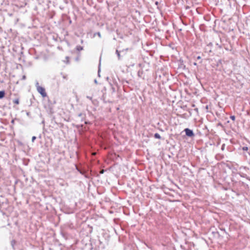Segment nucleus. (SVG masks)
I'll list each match as a JSON object with an SVG mask.
<instances>
[{
	"label": "nucleus",
	"mask_w": 250,
	"mask_h": 250,
	"mask_svg": "<svg viewBox=\"0 0 250 250\" xmlns=\"http://www.w3.org/2000/svg\"><path fill=\"white\" fill-rule=\"evenodd\" d=\"M37 90L38 92L42 96V97L44 98L47 96V93L44 87L38 85L37 87Z\"/></svg>",
	"instance_id": "obj_1"
},
{
	"label": "nucleus",
	"mask_w": 250,
	"mask_h": 250,
	"mask_svg": "<svg viewBox=\"0 0 250 250\" xmlns=\"http://www.w3.org/2000/svg\"><path fill=\"white\" fill-rule=\"evenodd\" d=\"M186 134L188 137H192L194 136L193 132L192 130L189 129V128H186L184 130Z\"/></svg>",
	"instance_id": "obj_2"
},
{
	"label": "nucleus",
	"mask_w": 250,
	"mask_h": 250,
	"mask_svg": "<svg viewBox=\"0 0 250 250\" xmlns=\"http://www.w3.org/2000/svg\"><path fill=\"white\" fill-rule=\"evenodd\" d=\"M13 102L14 104H16V105H18L19 104L20 102H19V98H16L15 99H14L13 101Z\"/></svg>",
	"instance_id": "obj_3"
},
{
	"label": "nucleus",
	"mask_w": 250,
	"mask_h": 250,
	"mask_svg": "<svg viewBox=\"0 0 250 250\" xmlns=\"http://www.w3.org/2000/svg\"><path fill=\"white\" fill-rule=\"evenodd\" d=\"M76 49L78 51H80L83 50V47L80 45L77 46L76 47Z\"/></svg>",
	"instance_id": "obj_4"
},
{
	"label": "nucleus",
	"mask_w": 250,
	"mask_h": 250,
	"mask_svg": "<svg viewBox=\"0 0 250 250\" xmlns=\"http://www.w3.org/2000/svg\"><path fill=\"white\" fill-rule=\"evenodd\" d=\"M5 92L4 91H0V99H1L4 97Z\"/></svg>",
	"instance_id": "obj_5"
},
{
	"label": "nucleus",
	"mask_w": 250,
	"mask_h": 250,
	"mask_svg": "<svg viewBox=\"0 0 250 250\" xmlns=\"http://www.w3.org/2000/svg\"><path fill=\"white\" fill-rule=\"evenodd\" d=\"M154 137L157 139H161V136L157 133L154 134Z\"/></svg>",
	"instance_id": "obj_6"
},
{
	"label": "nucleus",
	"mask_w": 250,
	"mask_h": 250,
	"mask_svg": "<svg viewBox=\"0 0 250 250\" xmlns=\"http://www.w3.org/2000/svg\"><path fill=\"white\" fill-rule=\"evenodd\" d=\"M242 149L244 151H247L248 150V147L247 146H244L243 147Z\"/></svg>",
	"instance_id": "obj_7"
},
{
	"label": "nucleus",
	"mask_w": 250,
	"mask_h": 250,
	"mask_svg": "<svg viewBox=\"0 0 250 250\" xmlns=\"http://www.w3.org/2000/svg\"><path fill=\"white\" fill-rule=\"evenodd\" d=\"M230 118L233 121H234L235 119V117L234 116H231Z\"/></svg>",
	"instance_id": "obj_8"
},
{
	"label": "nucleus",
	"mask_w": 250,
	"mask_h": 250,
	"mask_svg": "<svg viewBox=\"0 0 250 250\" xmlns=\"http://www.w3.org/2000/svg\"><path fill=\"white\" fill-rule=\"evenodd\" d=\"M36 139V137L35 136H33L32 138V142H33Z\"/></svg>",
	"instance_id": "obj_9"
},
{
	"label": "nucleus",
	"mask_w": 250,
	"mask_h": 250,
	"mask_svg": "<svg viewBox=\"0 0 250 250\" xmlns=\"http://www.w3.org/2000/svg\"><path fill=\"white\" fill-rule=\"evenodd\" d=\"M104 169H102V170H101L100 171V173L101 174H103V173H104Z\"/></svg>",
	"instance_id": "obj_10"
},
{
	"label": "nucleus",
	"mask_w": 250,
	"mask_h": 250,
	"mask_svg": "<svg viewBox=\"0 0 250 250\" xmlns=\"http://www.w3.org/2000/svg\"><path fill=\"white\" fill-rule=\"evenodd\" d=\"M116 53L117 54L119 58L120 57V54H119V51L118 50H116Z\"/></svg>",
	"instance_id": "obj_11"
},
{
	"label": "nucleus",
	"mask_w": 250,
	"mask_h": 250,
	"mask_svg": "<svg viewBox=\"0 0 250 250\" xmlns=\"http://www.w3.org/2000/svg\"><path fill=\"white\" fill-rule=\"evenodd\" d=\"M92 154L93 155H96V152H93V153H92Z\"/></svg>",
	"instance_id": "obj_12"
},
{
	"label": "nucleus",
	"mask_w": 250,
	"mask_h": 250,
	"mask_svg": "<svg viewBox=\"0 0 250 250\" xmlns=\"http://www.w3.org/2000/svg\"><path fill=\"white\" fill-rule=\"evenodd\" d=\"M200 58H200V56H198V57H197V59H200Z\"/></svg>",
	"instance_id": "obj_13"
},
{
	"label": "nucleus",
	"mask_w": 250,
	"mask_h": 250,
	"mask_svg": "<svg viewBox=\"0 0 250 250\" xmlns=\"http://www.w3.org/2000/svg\"><path fill=\"white\" fill-rule=\"evenodd\" d=\"M155 3H156V4H158V2L156 1Z\"/></svg>",
	"instance_id": "obj_14"
}]
</instances>
